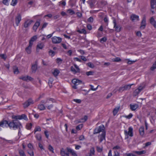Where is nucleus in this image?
Here are the masks:
<instances>
[{
  "mask_svg": "<svg viewBox=\"0 0 156 156\" xmlns=\"http://www.w3.org/2000/svg\"><path fill=\"white\" fill-rule=\"evenodd\" d=\"M8 126L10 129H15L22 127V125L19 121L12 120V121L8 122Z\"/></svg>",
  "mask_w": 156,
  "mask_h": 156,
  "instance_id": "f257e3e1",
  "label": "nucleus"
},
{
  "mask_svg": "<svg viewBox=\"0 0 156 156\" xmlns=\"http://www.w3.org/2000/svg\"><path fill=\"white\" fill-rule=\"evenodd\" d=\"M55 102V100L52 99L50 98L44 101H42L41 102L44 104L47 107L48 110H51L53 107V105L52 103Z\"/></svg>",
  "mask_w": 156,
  "mask_h": 156,
  "instance_id": "f03ea898",
  "label": "nucleus"
},
{
  "mask_svg": "<svg viewBox=\"0 0 156 156\" xmlns=\"http://www.w3.org/2000/svg\"><path fill=\"white\" fill-rule=\"evenodd\" d=\"M34 40H30L29 41V46L25 48V51L28 54H30L31 52V48Z\"/></svg>",
  "mask_w": 156,
  "mask_h": 156,
  "instance_id": "7ed1b4c3",
  "label": "nucleus"
},
{
  "mask_svg": "<svg viewBox=\"0 0 156 156\" xmlns=\"http://www.w3.org/2000/svg\"><path fill=\"white\" fill-rule=\"evenodd\" d=\"M146 153L145 151L143 150L140 151H135L132 153H129V156H137L138 155H140L144 154Z\"/></svg>",
  "mask_w": 156,
  "mask_h": 156,
  "instance_id": "20e7f679",
  "label": "nucleus"
},
{
  "mask_svg": "<svg viewBox=\"0 0 156 156\" xmlns=\"http://www.w3.org/2000/svg\"><path fill=\"white\" fill-rule=\"evenodd\" d=\"M72 82L74 84V85L73 86V88L74 89H77L76 86L82 83L81 81L77 79H73L72 80Z\"/></svg>",
  "mask_w": 156,
  "mask_h": 156,
  "instance_id": "39448f33",
  "label": "nucleus"
},
{
  "mask_svg": "<svg viewBox=\"0 0 156 156\" xmlns=\"http://www.w3.org/2000/svg\"><path fill=\"white\" fill-rule=\"evenodd\" d=\"M71 71L74 74L80 72V69L78 66L76 64H74L73 66L71 67Z\"/></svg>",
  "mask_w": 156,
  "mask_h": 156,
  "instance_id": "423d86ee",
  "label": "nucleus"
},
{
  "mask_svg": "<svg viewBox=\"0 0 156 156\" xmlns=\"http://www.w3.org/2000/svg\"><path fill=\"white\" fill-rule=\"evenodd\" d=\"M133 129L131 127H129L128 128V131H127L126 130L124 131V133L126 136H129L130 137L133 136Z\"/></svg>",
  "mask_w": 156,
  "mask_h": 156,
  "instance_id": "0eeeda50",
  "label": "nucleus"
},
{
  "mask_svg": "<svg viewBox=\"0 0 156 156\" xmlns=\"http://www.w3.org/2000/svg\"><path fill=\"white\" fill-rule=\"evenodd\" d=\"M105 127L103 125L100 126L99 127L96 128L94 131V133L96 134L100 132H105L104 131Z\"/></svg>",
  "mask_w": 156,
  "mask_h": 156,
  "instance_id": "6e6552de",
  "label": "nucleus"
},
{
  "mask_svg": "<svg viewBox=\"0 0 156 156\" xmlns=\"http://www.w3.org/2000/svg\"><path fill=\"white\" fill-rule=\"evenodd\" d=\"M34 103V101L31 99H29L23 104V107L26 108L31 104Z\"/></svg>",
  "mask_w": 156,
  "mask_h": 156,
  "instance_id": "1a4fd4ad",
  "label": "nucleus"
},
{
  "mask_svg": "<svg viewBox=\"0 0 156 156\" xmlns=\"http://www.w3.org/2000/svg\"><path fill=\"white\" fill-rule=\"evenodd\" d=\"M20 79L25 81H32L33 80L32 78L28 76H21L20 78Z\"/></svg>",
  "mask_w": 156,
  "mask_h": 156,
  "instance_id": "9d476101",
  "label": "nucleus"
},
{
  "mask_svg": "<svg viewBox=\"0 0 156 156\" xmlns=\"http://www.w3.org/2000/svg\"><path fill=\"white\" fill-rule=\"evenodd\" d=\"M21 20V15L18 13L17 15V16L15 18L16 24L17 26H18L20 21Z\"/></svg>",
  "mask_w": 156,
  "mask_h": 156,
  "instance_id": "9b49d317",
  "label": "nucleus"
},
{
  "mask_svg": "<svg viewBox=\"0 0 156 156\" xmlns=\"http://www.w3.org/2000/svg\"><path fill=\"white\" fill-rule=\"evenodd\" d=\"M114 24V28H115V30L117 32H119L121 30V27L120 25H117L116 21L115 20L113 21Z\"/></svg>",
  "mask_w": 156,
  "mask_h": 156,
  "instance_id": "f8f14e48",
  "label": "nucleus"
},
{
  "mask_svg": "<svg viewBox=\"0 0 156 156\" xmlns=\"http://www.w3.org/2000/svg\"><path fill=\"white\" fill-rule=\"evenodd\" d=\"M146 26V18L145 17H143V19L141 23V26L140 28L141 29H145Z\"/></svg>",
  "mask_w": 156,
  "mask_h": 156,
  "instance_id": "ddd939ff",
  "label": "nucleus"
},
{
  "mask_svg": "<svg viewBox=\"0 0 156 156\" xmlns=\"http://www.w3.org/2000/svg\"><path fill=\"white\" fill-rule=\"evenodd\" d=\"M33 22V21L32 20H26L24 23L23 24L24 27L26 28L28 27L30 25H31Z\"/></svg>",
  "mask_w": 156,
  "mask_h": 156,
  "instance_id": "4468645a",
  "label": "nucleus"
},
{
  "mask_svg": "<svg viewBox=\"0 0 156 156\" xmlns=\"http://www.w3.org/2000/svg\"><path fill=\"white\" fill-rule=\"evenodd\" d=\"M44 47V44L42 43H39L37 45L36 51L37 52L39 51L40 49H42Z\"/></svg>",
  "mask_w": 156,
  "mask_h": 156,
  "instance_id": "2eb2a0df",
  "label": "nucleus"
},
{
  "mask_svg": "<svg viewBox=\"0 0 156 156\" xmlns=\"http://www.w3.org/2000/svg\"><path fill=\"white\" fill-rule=\"evenodd\" d=\"M150 5L151 9H154L156 8V0H150Z\"/></svg>",
  "mask_w": 156,
  "mask_h": 156,
  "instance_id": "dca6fc26",
  "label": "nucleus"
},
{
  "mask_svg": "<svg viewBox=\"0 0 156 156\" xmlns=\"http://www.w3.org/2000/svg\"><path fill=\"white\" fill-rule=\"evenodd\" d=\"M60 154L62 156H69L68 152L65 150L63 148L60 150Z\"/></svg>",
  "mask_w": 156,
  "mask_h": 156,
  "instance_id": "f3484780",
  "label": "nucleus"
},
{
  "mask_svg": "<svg viewBox=\"0 0 156 156\" xmlns=\"http://www.w3.org/2000/svg\"><path fill=\"white\" fill-rule=\"evenodd\" d=\"M105 132H103L99 136V140L100 142H101L103 140H105Z\"/></svg>",
  "mask_w": 156,
  "mask_h": 156,
  "instance_id": "a211bd4d",
  "label": "nucleus"
},
{
  "mask_svg": "<svg viewBox=\"0 0 156 156\" xmlns=\"http://www.w3.org/2000/svg\"><path fill=\"white\" fill-rule=\"evenodd\" d=\"M8 122L6 120L0 122V126L5 127L8 126Z\"/></svg>",
  "mask_w": 156,
  "mask_h": 156,
  "instance_id": "6ab92c4d",
  "label": "nucleus"
},
{
  "mask_svg": "<svg viewBox=\"0 0 156 156\" xmlns=\"http://www.w3.org/2000/svg\"><path fill=\"white\" fill-rule=\"evenodd\" d=\"M130 19L133 21L135 20L138 21L139 20V16L135 14L132 15L130 16Z\"/></svg>",
  "mask_w": 156,
  "mask_h": 156,
  "instance_id": "aec40b11",
  "label": "nucleus"
},
{
  "mask_svg": "<svg viewBox=\"0 0 156 156\" xmlns=\"http://www.w3.org/2000/svg\"><path fill=\"white\" fill-rule=\"evenodd\" d=\"M37 69V64L36 62L32 64L31 67L32 71L33 73H35Z\"/></svg>",
  "mask_w": 156,
  "mask_h": 156,
  "instance_id": "412c9836",
  "label": "nucleus"
},
{
  "mask_svg": "<svg viewBox=\"0 0 156 156\" xmlns=\"http://www.w3.org/2000/svg\"><path fill=\"white\" fill-rule=\"evenodd\" d=\"M150 23L155 28H156V21L153 17H152L150 18Z\"/></svg>",
  "mask_w": 156,
  "mask_h": 156,
  "instance_id": "4be33fe9",
  "label": "nucleus"
},
{
  "mask_svg": "<svg viewBox=\"0 0 156 156\" xmlns=\"http://www.w3.org/2000/svg\"><path fill=\"white\" fill-rule=\"evenodd\" d=\"M59 70L57 69H54L52 71V74L55 76H57L59 73Z\"/></svg>",
  "mask_w": 156,
  "mask_h": 156,
  "instance_id": "5701e85b",
  "label": "nucleus"
},
{
  "mask_svg": "<svg viewBox=\"0 0 156 156\" xmlns=\"http://www.w3.org/2000/svg\"><path fill=\"white\" fill-rule=\"evenodd\" d=\"M68 151L70 152L72 156H78L76 153L72 149L69 148H67Z\"/></svg>",
  "mask_w": 156,
  "mask_h": 156,
  "instance_id": "b1692460",
  "label": "nucleus"
},
{
  "mask_svg": "<svg viewBox=\"0 0 156 156\" xmlns=\"http://www.w3.org/2000/svg\"><path fill=\"white\" fill-rule=\"evenodd\" d=\"M120 108V106H118L114 109L113 111L114 115H115L117 114L119 109Z\"/></svg>",
  "mask_w": 156,
  "mask_h": 156,
  "instance_id": "393cba45",
  "label": "nucleus"
},
{
  "mask_svg": "<svg viewBox=\"0 0 156 156\" xmlns=\"http://www.w3.org/2000/svg\"><path fill=\"white\" fill-rule=\"evenodd\" d=\"M124 61L128 64H131L136 61H131L129 59H125L124 60Z\"/></svg>",
  "mask_w": 156,
  "mask_h": 156,
  "instance_id": "a878e982",
  "label": "nucleus"
},
{
  "mask_svg": "<svg viewBox=\"0 0 156 156\" xmlns=\"http://www.w3.org/2000/svg\"><path fill=\"white\" fill-rule=\"evenodd\" d=\"M138 107V105H130V108L132 110L134 111Z\"/></svg>",
  "mask_w": 156,
  "mask_h": 156,
  "instance_id": "bb28decb",
  "label": "nucleus"
},
{
  "mask_svg": "<svg viewBox=\"0 0 156 156\" xmlns=\"http://www.w3.org/2000/svg\"><path fill=\"white\" fill-rule=\"evenodd\" d=\"M38 108L40 110H42L45 109V108L44 105L42 104H40L38 106Z\"/></svg>",
  "mask_w": 156,
  "mask_h": 156,
  "instance_id": "cd10ccee",
  "label": "nucleus"
},
{
  "mask_svg": "<svg viewBox=\"0 0 156 156\" xmlns=\"http://www.w3.org/2000/svg\"><path fill=\"white\" fill-rule=\"evenodd\" d=\"M37 38H40L41 39H45L43 35H40L39 37H37V35H34L31 37L30 39H37Z\"/></svg>",
  "mask_w": 156,
  "mask_h": 156,
  "instance_id": "c85d7f7f",
  "label": "nucleus"
},
{
  "mask_svg": "<svg viewBox=\"0 0 156 156\" xmlns=\"http://www.w3.org/2000/svg\"><path fill=\"white\" fill-rule=\"evenodd\" d=\"M13 69V72L15 74H17L19 73V71L18 68L16 66H14Z\"/></svg>",
  "mask_w": 156,
  "mask_h": 156,
  "instance_id": "c756f323",
  "label": "nucleus"
},
{
  "mask_svg": "<svg viewBox=\"0 0 156 156\" xmlns=\"http://www.w3.org/2000/svg\"><path fill=\"white\" fill-rule=\"evenodd\" d=\"M139 131L140 135L141 136H143L144 134V127H141L139 129Z\"/></svg>",
  "mask_w": 156,
  "mask_h": 156,
  "instance_id": "7c9ffc66",
  "label": "nucleus"
},
{
  "mask_svg": "<svg viewBox=\"0 0 156 156\" xmlns=\"http://www.w3.org/2000/svg\"><path fill=\"white\" fill-rule=\"evenodd\" d=\"M87 116H84V117L83 118L81 119H80V121H78V122H85L87 121Z\"/></svg>",
  "mask_w": 156,
  "mask_h": 156,
  "instance_id": "2f4dec72",
  "label": "nucleus"
},
{
  "mask_svg": "<svg viewBox=\"0 0 156 156\" xmlns=\"http://www.w3.org/2000/svg\"><path fill=\"white\" fill-rule=\"evenodd\" d=\"M12 119H15L16 120H20V115H13L12 116Z\"/></svg>",
  "mask_w": 156,
  "mask_h": 156,
  "instance_id": "473e14b6",
  "label": "nucleus"
},
{
  "mask_svg": "<svg viewBox=\"0 0 156 156\" xmlns=\"http://www.w3.org/2000/svg\"><path fill=\"white\" fill-rule=\"evenodd\" d=\"M133 84H129L127 85H125L124 86L125 90H129L130 89L131 86L133 85Z\"/></svg>",
  "mask_w": 156,
  "mask_h": 156,
  "instance_id": "72a5a7b5",
  "label": "nucleus"
},
{
  "mask_svg": "<svg viewBox=\"0 0 156 156\" xmlns=\"http://www.w3.org/2000/svg\"><path fill=\"white\" fill-rule=\"evenodd\" d=\"M20 120L21 119H24L25 120H27L28 119L27 116L25 114H22L21 115H20Z\"/></svg>",
  "mask_w": 156,
  "mask_h": 156,
  "instance_id": "f704fd0d",
  "label": "nucleus"
},
{
  "mask_svg": "<svg viewBox=\"0 0 156 156\" xmlns=\"http://www.w3.org/2000/svg\"><path fill=\"white\" fill-rule=\"evenodd\" d=\"M94 154V150L93 147L91 148L90 150V154L88 156H92Z\"/></svg>",
  "mask_w": 156,
  "mask_h": 156,
  "instance_id": "c9c22d12",
  "label": "nucleus"
},
{
  "mask_svg": "<svg viewBox=\"0 0 156 156\" xmlns=\"http://www.w3.org/2000/svg\"><path fill=\"white\" fill-rule=\"evenodd\" d=\"M48 53L49 55L51 57L53 56L55 54V52L52 50H50Z\"/></svg>",
  "mask_w": 156,
  "mask_h": 156,
  "instance_id": "e433bc0d",
  "label": "nucleus"
},
{
  "mask_svg": "<svg viewBox=\"0 0 156 156\" xmlns=\"http://www.w3.org/2000/svg\"><path fill=\"white\" fill-rule=\"evenodd\" d=\"M35 137L36 139L39 141H40L41 139V135L40 134H37L36 135Z\"/></svg>",
  "mask_w": 156,
  "mask_h": 156,
  "instance_id": "4c0bfd02",
  "label": "nucleus"
},
{
  "mask_svg": "<svg viewBox=\"0 0 156 156\" xmlns=\"http://www.w3.org/2000/svg\"><path fill=\"white\" fill-rule=\"evenodd\" d=\"M56 60V63L58 65L61 64L62 61V60L60 58H57Z\"/></svg>",
  "mask_w": 156,
  "mask_h": 156,
  "instance_id": "58836bf2",
  "label": "nucleus"
},
{
  "mask_svg": "<svg viewBox=\"0 0 156 156\" xmlns=\"http://www.w3.org/2000/svg\"><path fill=\"white\" fill-rule=\"evenodd\" d=\"M77 31L80 33H83L84 34H86V30L84 29H83L81 30H78Z\"/></svg>",
  "mask_w": 156,
  "mask_h": 156,
  "instance_id": "ea45409f",
  "label": "nucleus"
},
{
  "mask_svg": "<svg viewBox=\"0 0 156 156\" xmlns=\"http://www.w3.org/2000/svg\"><path fill=\"white\" fill-rule=\"evenodd\" d=\"M48 150L51 152L52 153H54V148L52 147V146L50 145H49L48 147Z\"/></svg>",
  "mask_w": 156,
  "mask_h": 156,
  "instance_id": "a19ab883",
  "label": "nucleus"
},
{
  "mask_svg": "<svg viewBox=\"0 0 156 156\" xmlns=\"http://www.w3.org/2000/svg\"><path fill=\"white\" fill-rule=\"evenodd\" d=\"M112 60L113 62H119L121 61V58L119 57H116V58H113Z\"/></svg>",
  "mask_w": 156,
  "mask_h": 156,
  "instance_id": "79ce46f5",
  "label": "nucleus"
},
{
  "mask_svg": "<svg viewBox=\"0 0 156 156\" xmlns=\"http://www.w3.org/2000/svg\"><path fill=\"white\" fill-rule=\"evenodd\" d=\"M41 131V128L39 126H37L35 128V129L34 130V133H35L36 132L40 131Z\"/></svg>",
  "mask_w": 156,
  "mask_h": 156,
  "instance_id": "37998d69",
  "label": "nucleus"
},
{
  "mask_svg": "<svg viewBox=\"0 0 156 156\" xmlns=\"http://www.w3.org/2000/svg\"><path fill=\"white\" fill-rule=\"evenodd\" d=\"M10 0H2V2L5 5H8Z\"/></svg>",
  "mask_w": 156,
  "mask_h": 156,
  "instance_id": "c03bdc74",
  "label": "nucleus"
},
{
  "mask_svg": "<svg viewBox=\"0 0 156 156\" xmlns=\"http://www.w3.org/2000/svg\"><path fill=\"white\" fill-rule=\"evenodd\" d=\"M120 147L119 146H116L113 147L112 148V149L114 150V151H117L118 150L120 149Z\"/></svg>",
  "mask_w": 156,
  "mask_h": 156,
  "instance_id": "a18cd8bd",
  "label": "nucleus"
},
{
  "mask_svg": "<svg viewBox=\"0 0 156 156\" xmlns=\"http://www.w3.org/2000/svg\"><path fill=\"white\" fill-rule=\"evenodd\" d=\"M52 41L53 43L57 44L61 42V40H52Z\"/></svg>",
  "mask_w": 156,
  "mask_h": 156,
  "instance_id": "49530a36",
  "label": "nucleus"
},
{
  "mask_svg": "<svg viewBox=\"0 0 156 156\" xmlns=\"http://www.w3.org/2000/svg\"><path fill=\"white\" fill-rule=\"evenodd\" d=\"M82 127L83 125L81 124L79 125L78 126H76V129L77 130H80L82 128Z\"/></svg>",
  "mask_w": 156,
  "mask_h": 156,
  "instance_id": "de8ad7c7",
  "label": "nucleus"
},
{
  "mask_svg": "<svg viewBox=\"0 0 156 156\" xmlns=\"http://www.w3.org/2000/svg\"><path fill=\"white\" fill-rule=\"evenodd\" d=\"M17 3V0H12L11 5L13 6H15Z\"/></svg>",
  "mask_w": 156,
  "mask_h": 156,
  "instance_id": "09e8293b",
  "label": "nucleus"
},
{
  "mask_svg": "<svg viewBox=\"0 0 156 156\" xmlns=\"http://www.w3.org/2000/svg\"><path fill=\"white\" fill-rule=\"evenodd\" d=\"M133 116V115L131 113H130L128 115H124V117L126 119H129L131 118Z\"/></svg>",
  "mask_w": 156,
  "mask_h": 156,
  "instance_id": "8fccbe9b",
  "label": "nucleus"
},
{
  "mask_svg": "<svg viewBox=\"0 0 156 156\" xmlns=\"http://www.w3.org/2000/svg\"><path fill=\"white\" fill-rule=\"evenodd\" d=\"M94 73V72L92 71H90L86 72V74L87 76H89L90 75H93Z\"/></svg>",
  "mask_w": 156,
  "mask_h": 156,
  "instance_id": "3c124183",
  "label": "nucleus"
},
{
  "mask_svg": "<svg viewBox=\"0 0 156 156\" xmlns=\"http://www.w3.org/2000/svg\"><path fill=\"white\" fill-rule=\"evenodd\" d=\"M67 12L68 13L71 15H72L75 13L71 9H69L67 10Z\"/></svg>",
  "mask_w": 156,
  "mask_h": 156,
  "instance_id": "603ef678",
  "label": "nucleus"
},
{
  "mask_svg": "<svg viewBox=\"0 0 156 156\" xmlns=\"http://www.w3.org/2000/svg\"><path fill=\"white\" fill-rule=\"evenodd\" d=\"M156 69V61L153 64L152 66L151 67V70H154V69Z\"/></svg>",
  "mask_w": 156,
  "mask_h": 156,
  "instance_id": "864d4df0",
  "label": "nucleus"
},
{
  "mask_svg": "<svg viewBox=\"0 0 156 156\" xmlns=\"http://www.w3.org/2000/svg\"><path fill=\"white\" fill-rule=\"evenodd\" d=\"M19 153L20 155L23 156H26L25 155L24 151L21 150H20L19 151Z\"/></svg>",
  "mask_w": 156,
  "mask_h": 156,
  "instance_id": "5fc2aeb1",
  "label": "nucleus"
},
{
  "mask_svg": "<svg viewBox=\"0 0 156 156\" xmlns=\"http://www.w3.org/2000/svg\"><path fill=\"white\" fill-rule=\"evenodd\" d=\"M88 66L91 68H93L94 67V65L91 62H89L87 63Z\"/></svg>",
  "mask_w": 156,
  "mask_h": 156,
  "instance_id": "6e6d98bb",
  "label": "nucleus"
},
{
  "mask_svg": "<svg viewBox=\"0 0 156 156\" xmlns=\"http://www.w3.org/2000/svg\"><path fill=\"white\" fill-rule=\"evenodd\" d=\"M28 153L30 154V156H34V152L33 150H30V151H27Z\"/></svg>",
  "mask_w": 156,
  "mask_h": 156,
  "instance_id": "4d7b16f0",
  "label": "nucleus"
},
{
  "mask_svg": "<svg viewBox=\"0 0 156 156\" xmlns=\"http://www.w3.org/2000/svg\"><path fill=\"white\" fill-rule=\"evenodd\" d=\"M140 92V90H139L138 89H136V90H135V91H134V94L135 95H136Z\"/></svg>",
  "mask_w": 156,
  "mask_h": 156,
  "instance_id": "13d9d810",
  "label": "nucleus"
},
{
  "mask_svg": "<svg viewBox=\"0 0 156 156\" xmlns=\"http://www.w3.org/2000/svg\"><path fill=\"white\" fill-rule=\"evenodd\" d=\"M114 154L113 156H119V153L118 151H114Z\"/></svg>",
  "mask_w": 156,
  "mask_h": 156,
  "instance_id": "bf43d9fd",
  "label": "nucleus"
},
{
  "mask_svg": "<svg viewBox=\"0 0 156 156\" xmlns=\"http://www.w3.org/2000/svg\"><path fill=\"white\" fill-rule=\"evenodd\" d=\"M0 57L4 59L5 60L6 58V56L5 54H0Z\"/></svg>",
  "mask_w": 156,
  "mask_h": 156,
  "instance_id": "052dcab7",
  "label": "nucleus"
},
{
  "mask_svg": "<svg viewBox=\"0 0 156 156\" xmlns=\"http://www.w3.org/2000/svg\"><path fill=\"white\" fill-rule=\"evenodd\" d=\"M97 150L98 152H101L102 151V147H97Z\"/></svg>",
  "mask_w": 156,
  "mask_h": 156,
  "instance_id": "680f3d73",
  "label": "nucleus"
},
{
  "mask_svg": "<svg viewBox=\"0 0 156 156\" xmlns=\"http://www.w3.org/2000/svg\"><path fill=\"white\" fill-rule=\"evenodd\" d=\"M28 147L30 149V150H33V147L31 144H28Z\"/></svg>",
  "mask_w": 156,
  "mask_h": 156,
  "instance_id": "e2e57ef3",
  "label": "nucleus"
},
{
  "mask_svg": "<svg viewBox=\"0 0 156 156\" xmlns=\"http://www.w3.org/2000/svg\"><path fill=\"white\" fill-rule=\"evenodd\" d=\"M87 21L89 22H93V18L92 17H90L87 20Z\"/></svg>",
  "mask_w": 156,
  "mask_h": 156,
  "instance_id": "0e129e2a",
  "label": "nucleus"
},
{
  "mask_svg": "<svg viewBox=\"0 0 156 156\" xmlns=\"http://www.w3.org/2000/svg\"><path fill=\"white\" fill-rule=\"evenodd\" d=\"M79 138L80 140H83L85 139L84 136L83 135L80 136Z\"/></svg>",
  "mask_w": 156,
  "mask_h": 156,
  "instance_id": "69168bd1",
  "label": "nucleus"
},
{
  "mask_svg": "<svg viewBox=\"0 0 156 156\" xmlns=\"http://www.w3.org/2000/svg\"><path fill=\"white\" fill-rule=\"evenodd\" d=\"M32 126V124L31 123H30L27 125V128L29 129H31Z\"/></svg>",
  "mask_w": 156,
  "mask_h": 156,
  "instance_id": "338daca9",
  "label": "nucleus"
},
{
  "mask_svg": "<svg viewBox=\"0 0 156 156\" xmlns=\"http://www.w3.org/2000/svg\"><path fill=\"white\" fill-rule=\"evenodd\" d=\"M44 133L46 136V137L48 138L49 137V133L48 132L47 130H45L44 132Z\"/></svg>",
  "mask_w": 156,
  "mask_h": 156,
  "instance_id": "774afa93",
  "label": "nucleus"
}]
</instances>
